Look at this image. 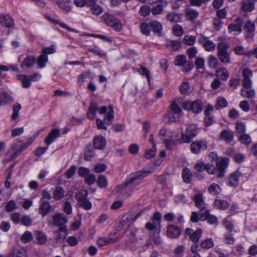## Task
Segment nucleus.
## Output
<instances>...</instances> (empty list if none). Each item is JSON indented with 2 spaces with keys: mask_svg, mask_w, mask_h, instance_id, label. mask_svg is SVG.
<instances>
[{
  "mask_svg": "<svg viewBox=\"0 0 257 257\" xmlns=\"http://www.w3.org/2000/svg\"><path fill=\"white\" fill-rule=\"evenodd\" d=\"M168 21L172 23H177L181 21V15L176 13H169L166 16Z\"/></svg>",
  "mask_w": 257,
  "mask_h": 257,
  "instance_id": "7c9ffc66",
  "label": "nucleus"
},
{
  "mask_svg": "<svg viewBox=\"0 0 257 257\" xmlns=\"http://www.w3.org/2000/svg\"><path fill=\"white\" fill-rule=\"evenodd\" d=\"M243 79L242 80L243 86H251L252 82L250 78L252 76V71L248 68H245L242 72Z\"/></svg>",
  "mask_w": 257,
  "mask_h": 257,
  "instance_id": "f3484780",
  "label": "nucleus"
},
{
  "mask_svg": "<svg viewBox=\"0 0 257 257\" xmlns=\"http://www.w3.org/2000/svg\"><path fill=\"white\" fill-rule=\"evenodd\" d=\"M182 233L181 228L174 224L168 225L166 231L167 237L172 239L178 238Z\"/></svg>",
  "mask_w": 257,
  "mask_h": 257,
  "instance_id": "423d86ee",
  "label": "nucleus"
},
{
  "mask_svg": "<svg viewBox=\"0 0 257 257\" xmlns=\"http://www.w3.org/2000/svg\"><path fill=\"white\" fill-rule=\"evenodd\" d=\"M190 89L189 83L187 82H183L180 86V91L182 94H186Z\"/></svg>",
  "mask_w": 257,
  "mask_h": 257,
  "instance_id": "0e129e2a",
  "label": "nucleus"
},
{
  "mask_svg": "<svg viewBox=\"0 0 257 257\" xmlns=\"http://www.w3.org/2000/svg\"><path fill=\"white\" fill-rule=\"evenodd\" d=\"M202 232V231L200 228H198L195 231L190 228H186L185 232L186 235L189 237L190 240L195 243L199 240L201 236Z\"/></svg>",
  "mask_w": 257,
  "mask_h": 257,
  "instance_id": "6e6552de",
  "label": "nucleus"
},
{
  "mask_svg": "<svg viewBox=\"0 0 257 257\" xmlns=\"http://www.w3.org/2000/svg\"><path fill=\"white\" fill-rule=\"evenodd\" d=\"M36 63V59L33 56H29L27 57L22 64V67L29 68L32 67Z\"/></svg>",
  "mask_w": 257,
  "mask_h": 257,
  "instance_id": "c85d7f7f",
  "label": "nucleus"
},
{
  "mask_svg": "<svg viewBox=\"0 0 257 257\" xmlns=\"http://www.w3.org/2000/svg\"><path fill=\"white\" fill-rule=\"evenodd\" d=\"M198 41L207 51H213L216 47L215 43L204 36H202L198 40Z\"/></svg>",
  "mask_w": 257,
  "mask_h": 257,
  "instance_id": "1a4fd4ad",
  "label": "nucleus"
},
{
  "mask_svg": "<svg viewBox=\"0 0 257 257\" xmlns=\"http://www.w3.org/2000/svg\"><path fill=\"white\" fill-rule=\"evenodd\" d=\"M90 6L91 8L90 10L92 14L98 16L102 13L103 9L98 5H96V3L91 5Z\"/></svg>",
  "mask_w": 257,
  "mask_h": 257,
  "instance_id": "a18cd8bd",
  "label": "nucleus"
},
{
  "mask_svg": "<svg viewBox=\"0 0 257 257\" xmlns=\"http://www.w3.org/2000/svg\"><path fill=\"white\" fill-rule=\"evenodd\" d=\"M222 40L221 37L218 38V41H221L217 45V58L221 62L229 64L231 61L230 53L228 51L230 45L228 42Z\"/></svg>",
  "mask_w": 257,
  "mask_h": 257,
  "instance_id": "f03ea898",
  "label": "nucleus"
},
{
  "mask_svg": "<svg viewBox=\"0 0 257 257\" xmlns=\"http://www.w3.org/2000/svg\"><path fill=\"white\" fill-rule=\"evenodd\" d=\"M151 12L150 8L147 5L142 6L139 11V13L143 17L148 16Z\"/></svg>",
  "mask_w": 257,
  "mask_h": 257,
  "instance_id": "680f3d73",
  "label": "nucleus"
},
{
  "mask_svg": "<svg viewBox=\"0 0 257 257\" xmlns=\"http://www.w3.org/2000/svg\"><path fill=\"white\" fill-rule=\"evenodd\" d=\"M33 239L32 233L29 231H26L21 237V240L24 243H27L31 241Z\"/></svg>",
  "mask_w": 257,
  "mask_h": 257,
  "instance_id": "bf43d9fd",
  "label": "nucleus"
},
{
  "mask_svg": "<svg viewBox=\"0 0 257 257\" xmlns=\"http://www.w3.org/2000/svg\"><path fill=\"white\" fill-rule=\"evenodd\" d=\"M227 101L222 97H219L217 99L215 108L219 109L220 108L226 107L227 105Z\"/></svg>",
  "mask_w": 257,
  "mask_h": 257,
  "instance_id": "4d7b16f0",
  "label": "nucleus"
},
{
  "mask_svg": "<svg viewBox=\"0 0 257 257\" xmlns=\"http://www.w3.org/2000/svg\"><path fill=\"white\" fill-rule=\"evenodd\" d=\"M241 174L238 171L232 173L227 179V184L232 187H235L238 184L239 178Z\"/></svg>",
  "mask_w": 257,
  "mask_h": 257,
  "instance_id": "dca6fc26",
  "label": "nucleus"
},
{
  "mask_svg": "<svg viewBox=\"0 0 257 257\" xmlns=\"http://www.w3.org/2000/svg\"><path fill=\"white\" fill-rule=\"evenodd\" d=\"M184 109L190 110L195 113H199L203 109V104L200 100L194 101H185L183 103Z\"/></svg>",
  "mask_w": 257,
  "mask_h": 257,
  "instance_id": "39448f33",
  "label": "nucleus"
},
{
  "mask_svg": "<svg viewBox=\"0 0 257 257\" xmlns=\"http://www.w3.org/2000/svg\"><path fill=\"white\" fill-rule=\"evenodd\" d=\"M235 24H231L228 27L229 32H237L240 33L242 31V26L243 24V20L241 18H237L235 20Z\"/></svg>",
  "mask_w": 257,
  "mask_h": 257,
  "instance_id": "9d476101",
  "label": "nucleus"
},
{
  "mask_svg": "<svg viewBox=\"0 0 257 257\" xmlns=\"http://www.w3.org/2000/svg\"><path fill=\"white\" fill-rule=\"evenodd\" d=\"M240 94L243 97L252 98L255 95V91L251 88V86H245L241 89Z\"/></svg>",
  "mask_w": 257,
  "mask_h": 257,
  "instance_id": "6ab92c4d",
  "label": "nucleus"
},
{
  "mask_svg": "<svg viewBox=\"0 0 257 257\" xmlns=\"http://www.w3.org/2000/svg\"><path fill=\"white\" fill-rule=\"evenodd\" d=\"M156 153V145H154L151 149L146 151L145 154V157L146 159H150L155 155Z\"/></svg>",
  "mask_w": 257,
  "mask_h": 257,
  "instance_id": "13d9d810",
  "label": "nucleus"
},
{
  "mask_svg": "<svg viewBox=\"0 0 257 257\" xmlns=\"http://www.w3.org/2000/svg\"><path fill=\"white\" fill-rule=\"evenodd\" d=\"M213 25L214 28L216 30L219 31L220 30L221 28L222 27V26L223 25V22L221 20V19L216 17V18H214L213 19Z\"/></svg>",
  "mask_w": 257,
  "mask_h": 257,
  "instance_id": "338daca9",
  "label": "nucleus"
},
{
  "mask_svg": "<svg viewBox=\"0 0 257 257\" xmlns=\"http://www.w3.org/2000/svg\"><path fill=\"white\" fill-rule=\"evenodd\" d=\"M218 61L213 55H210L208 58V63L209 67L211 69H215L218 65Z\"/></svg>",
  "mask_w": 257,
  "mask_h": 257,
  "instance_id": "3c124183",
  "label": "nucleus"
},
{
  "mask_svg": "<svg viewBox=\"0 0 257 257\" xmlns=\"http://www.w3.org/2000/svg\"><path fill=\"white\" fill-rule=\"evenodd\" d=\"M193 199L195 203V206L199 208L205 206L202 194L200 193H197L194 197Z\"/></svg>",
  "mask_w": 257,
  "mask_h": 257,
  "instance_id": "72a5a7b5",
  "label": "nucleus"
},
{
  "mask_svg": "<svg viewBox=\"0 0 257 257\" xmlns=\"http://www.w3.org/2000/svg\"><path fill=\"white\" fill-rule=\"evenodd\" d=\"M199 16V12L190 8H187L185 10V17L187 20L193 21Z\"/></svg>",
  "mask_w": 257,
  "mask_h": 257,
  "instance_id": "a211bd4d",
  "label": "nucleus"
},
{
  "mask_svg": "<svg viewBox=\"0 0 257 257\" xmlns=\"http://www.w3.org/2000/svg\"><path fill=\"white\" fill-rule=\"evenodd\" d=\"M228 164V158H224L216 163V168L218 170V172H221L222 174V177L224 175V170L227 168Z\"/></svg>",
  "mask_w": 257,
  "mask_h": 257,
  "instance_id": "412c9836",
  "label": "nucleus"
},
{
  "mask_svg": "<svg viewBox=\"0 0 257 257\" xmlns=\"http://www.w3.org/2000/svg\"><path fill=\"white\" fill-rule=\"evenodd\" d=\"M172 31L173 34L177 36L182 35L184 33L183 28L177 24L175 25L172 28Z\"/></svg>",
  "mask_w": 257,
  "mask_h": 257,
  "instance_id": "052dcab7",
  "label": "nucleus"
},
{
  "mask_svg": "<svg viewBox=\"0 0 257 257\" xmlns=\"http://www.w3.org/2000/svg\"><path fill=\"white\" fill-rule=\"evenodd\" d=\"M150 26L155 33H159L162 29L161 24L158 21H151L150 22Z\"/></svg>",
  "mask_w": 257,
  "mask_h": 257,
  "instance_id": "c03bdc74",
  "label": "nucleus"
},
{
  "mask_svg": "<svg viewBox=\"0 0 257 257\" xmlns=\"http://www.w3.org/2000/svg\"><path fill=\"white\" fill-rule=\"evenodd\" d=\"M186 57L184 55H179L176 56L174 64L176 66H184L186 64Z\"/></svg>",
  "mask_w": 257,
  "mask_h": 257,
  "instance_id": "f704fd0d",
  "label": "nucleus"
},
{
  "mask_svg": "<svg viewBox=\"0 0 257 257\" xmlns=\"http://www.w3.org/2000/svg\"><path fill=\"white\" fill-rule=\"evenodd\" d=\"M170 109L171 111L173 113L180 114L182 112V110L181 108L180 107L179 104L177 103L176 100H174L171 104L170 106Z\"/></svg>",
  "mask_w": 257,
  "mask_h": 257,
  "instance_id": "5fc2aeb1",
  "label": "nucleus"
},
{
  "mask_svg": "<svg viewBox=\"0 0 257 257\" xmlns=\"http://www.w3.org/2000/svg\"><path fill=\"white\" fill-rule=\"evenodd\" d=\"M93 144L95 149L102 150L106 146L105 139L102 136H96L93 140Z\"/></svg>",
  "mask_w": 257,
  "mask_h": 257,
  "instance_id": "aec40b11",
  "label": "nucleus"
},
{
  "mask_svg": "<svg viewBox=\"0 0 257 257\" xmlns=\"http://www.w3.org/2000/svg\"><path fill=\"white\" fill-rule=\"evenodd\" d=\"M97 111V106L92 105L88 108L87 113V117L91 120L93 119L95 117Z\"/></svg>",
  "mask_w": 257,
  "mask_h": 257,
  "instance_id": "8fccbe9b",
  "label": "nucleus"
},
{
  "mask_svg": "<svg viewBox=\"0 0 257 257\" xmlns=\"http://www.w3.org/2000/svg\"><path fill=\"white\" fill-rule=\"evenodd\" d=\"M234 135L233 132L230 130L222 131L219 136V140L225 142L227 144L230 143L233 140Z\"/></svg>",
  "mask_w": 257,
  "mask_h": 257,
  "instance_id": "9b49d317",
  "label": "nucleus"
},
{
  "mask_svg": "<svg viewBox=\"0 0 257 257\" xmlns=\"http://www.w3.org/2000/svg\"><path fill=\"white\" fill-rule=\"evenodd\" d=\"M205 170L207 171V172L210 174L216 175L217 178L222 177V173L218 172V170L213 165L206 164Z\"/></svg>",
  "mask_w": 257,
  "mask_h": 257,
  "instance_id": "393cba45",
  "label": "nucleus"
},
{
  "mask_svg": "<svg viewBox=\"0 0 257 257\" xmlns=\"http://www.w3.org/2000/svg\"><path fill=\"white\" fill-rule=\"evenodd\" d=\"M52 210V206L48 202L43 201L41 203L39 208V212L42 216H44Z\"/></svg>",
  "mask_w": 257,
  "mask_h": 257,
  "instance_id": "4be33fe9",
  "label": "nucleus"
},
{
  "mask_svg": "<svg viewBox=\"0 0 257 257\" xmlns=\"http://www.w3.org/2000/svg\"><path fill=\"white\" fill-rule=\"evenodd\" d=\"M35 235L38 244H45L47 242V236L42 231L37 230Z\"/></svg>",
  "mask_w": 257,
  "mask_h": 257,
  "instance_id": "bb28decb",
  "label": "nucleus"
},
{
  "mask_svg": "<svg viewBox=\"0 0 257 257\" xmlns=\"http://www.w3.org/2000/svg\"><path fill=\"white\" fill-rule=\"evenodd\" d=\"M4 20L5 26L7 28H11L14 26L15 23L14 20L9 16L1 15V20ZM2 23V21H1Z\"/></svg>",
  "mask_w": 257,
  "mask_h": 257,
  "instance_id": "e433bc0d",
  "label": "nucleus"
},
{
  "mask_svg": "<svg viewBox=\"0 0 257 257\" xmlns=\"http://www.w3.org/2000/svg\"><path fill=\"white\" fill-rule=\"evenodd\" d=\"M163 1L164 0H158V4L151 9V11L154 15H159L163 12Z\"/></svg>",
  "mask_w": 257,
  "mask_h": 257,
  "instance_id": "c9c22d12",
  "label": "nucleus"
},
{
  "mask_svg": "<svg viewBox=\"0 0 257 257\" xmlns=\"http://www.w3.org/2000/svg\"><path fill=\"white\" fill-rule=\"evenodd\" d=\"M94 155V149L91 145L87 146L85 153L84 159L87 161H90Z\"/></svg>",
  "mask_w": 257,
  "mask_h": 257,
  "instance_id": "58836bf2",
  "label": "nucleus"
},
{
  "mask_svg": "<svg viewBox=\"0 0 257 257\" xmlns=\"http://www.w3.org/2000/svg\"><path fill=\"white\" fill-rule=\"evenodd\" d=\"M216 76L221 80H226L229 76L228 70L224 67L219 68L215 71Z\"/></svg>",
  "mask_w": 257,
  "mask_h": 257,
  "instance_id": "5701e85b",
  "label": "nucleus"
},
{
  "mask_svg": "<svg viewBox=\"0 0 257 257\" xmlns=\"http://www.w3.org/2000/svg\"><path fill=\"white\" fill-rule=\"evenodd\" d=\"M254 9V5L252 2L248 1L242 2L240 10L245 12H249L253 11Z\"/></svg>",
  "mask_w": 257,
  "mask_h": 257,
  "instance_id": "c756f323",
  "label": "nucleus"
},
{
  "mask_svg": "<svg viewBox=\"0 0 257 257\" xmlns=\"http://www.w3.org/2000/svg\"><path fill=\"white\" fill-rule=\"evenodd\" d=\"M244 30L247 33V37H251V34L255 30V25L253 23L248 21L246 22Z\"/></svg>",
  "mask_w": 257,
  "mask_h": 257,
  "instance_id": "2f4dec72",
  "label": "nucleus"
},
{
  "mask_svg": "<svg viewBox=\"0 0 257 257\" xmlns=\"http://www.w3.org/2000/svg\"><path fill=\"white\" fill-rule=\"evenodd\" d=\"M208 191L211 194L216 195L220 192L221 188L218 184L212 183L208 187Z\"/></svg>",
  "mask_w": 257,
  "mask_h": 257,
  "instance_id": "49530a36",
  "label": "nucleus"
},
{
  "mask_svg": "<svg viewBox=\"0 0 257 257\" xmlns=\"http://www.w3.org/2000/svg\"><path fill=\"white\" fill-rule=\"evenodd\" d=\"M53 224L61 226L68 222V217L62 213H57L53 216Z\"/></svg>",
  "mask_w": 257,
  "mask_h": 257,
  "instance_id": "ddd939ff",
  "label": "nucleus"
},
{
  "mask_svg": "<svg viewBox=\"0 0 257 257\" xmlns=\"http://www.w3.org/2000/svg\"><path fill=\"white\" fill-rule=\"evenodd\" d=\"M167 47H171L172 51H177L181 47V44L178 41H170L167 43Z\"/></svg>",
  "mask_w": 257,
  "mask_h": 257,
  "instance_id": "603ef678",
  "label": "nucleus"
},
{
  "mask_svg": "<svg viewBox=\"0 0 257 257\" xmlns=\"http://www.w3.org/2000/svg\"><path fill=\"white\" fill-rule=\"evenodd\" d=\"M116 234V233H110L108 237H99L97 241V245L99 246H103L109 244L114 243L116 241V238L112 237L113 235Z\"/></svg>",
  "mask_w": 257,
  "mask_h": 257,
  "instance_id": "2eb2a0df",
  "label": "nucleus"
},
{
  "mask_svg": "<svg viewBox=\"0 0 257 257\" xmlns=\"http://www.w3.org/2000/svg\"><path fill=\"white\" fill-rule=\"evenodd\" d=\"M102 19L106 25L112 28L115 31H120L121 30L122 25L120 21L112 15L108 13H104L102 17Z\"/></svg>",
  "mask_w": 257,
  "mask_h": 257,
  "instance_id": "7ed1b4c3",
  "label": "nucleus"
},
{
  "mask_svg": "<svg viewBox=\"0 0 257 257\" xmlns=\"http://www.w3.org/2000/svg\"><path fill=\"white\" fill-rule=\"evenodd\" d=\"M150 23L149 24L143 23L140 25L141 32L145 35L148 36L150 33Z\"/></svg>",
  "mask_w": 257,
  "mask_h": 257,
  "instance_id": "6e6d98bb",
  "label": "nucleus"
},
{
  "mask_svg": "<svg viewBox=\"0 0 257 257\" xmlns=\"http://www.w3.org/2000/svg\"><path fill=\"white\" fill-rule=\"evenodd\" d=\"M54 239L57 243H61L67 234V230L64 227H60L57 230L54 232Z\"/></svg>",
  "mask_w": 257,
  "mask_h": 257,
  "instance_id": "f8f14e48",
  "label": "nucleus"
},
{
  "mask_svg": "<svg viewBox=\"0 0 257 257\" xmlns=\"http://www.w3.org/2000/svg\"><path fill=\"white\" fill-rule=\"evenodd\" d=\"M214 204L216 207L221 210H225L228 206V203L224 200L216 199L214 202Z\"/></svg>",
  "mask_w": 257,
  "mask_h": 257,
  "instance_id": "4c0bfd02",
  "label": "nucleus"
},
{
  "mask_svg": "<svg viewBox=\"0 0 257 257\" xmlns=\"http://www.w3.org/2000/svg\"><path fill=\"white\" fill-rule=\"evenodd\" d=\"M97 184L101 188H105L108 185V181L105 176L101 175H99L97 180Z\"/></svg>",
  "mask_w": 257,
  "mask_h": 257,
  "instance_id": "ea45409f",
  "label": "nucleus"
},
{
  "mask_svg": "<svg viewBox=\"0 0 257 257\" xmlns=\"http://www.w3.org/2000/svg\"><path fill=\"white\" fill-rule=\"evenodd\" d=\"M65 193L63 189L60 186H58L53 192V197L56 200H59L64 197Z\"/></svg>",
  "mask_w": 257,
  "mask_h": 257,
  "instance_id": "cd10ccee",
  "label": "nucleus"
},
{
  "mask_svg": "<svg viewBox=\"0 0 257 257\" xmlns=\"http://www.w3.org/2000/svg\"><path fill=\"white\" fill-rule=\"evenodd\" d=\"M238 141L240 143L247 145L250 144L251 139L249 135L243 134L239 137L238 138Z\"/></svg>",
  "mask_w": 257,
  "mask_h": 257,
  "instance_id": "864d4df0",
  "label": "nucleus"
},
{
  "mask_svg": "<svg viewBox=\"0 0 257 257\" xmlns=\"http://www.w3.org/2000/svg\"><path fill=\"white\" fill-rule=\"evenodd\" d=\"M13 101V98L9 94L6 92L0 93V106L12 103Z\"/></svg>",
  "mask_w": 257,
  "mask_h": 257,
  "instance_id": "a878e982",
  "label": "nucleus"
},
{
  "mask_svg": "<svg viewBox=\"0 0 257 257\" xmlns=\"http://www.w3.org/2000/svg\"><path fill=\"white\" fill-rule=\"evenodd\" d=\"M207 148L206 142L203 141H195L191 143L190 150L194 154H198L202 150Z\"/></svg>",
  "mask_w": 257,
  "mask_h": 257,
  "instance_id": "0eeeda50",
  "label": "nucleus"
},
{
  "mask_svg": "<svg viewBox=\"0 0 257 257\" xmlns=\"http://www.w3.org/2000/svg\"><path fill=\"white\" fill-rule=\"evenodd\" d=\"M198 127L196 124L191 123L187 125L185 133L181 135V139L184 143H190L191 140L198 134Z\"/></svg>",
  "mask_w": 257,
  "mask_h": 257,
  "instance_id": "20e7f679",
  "label": "nucleus"
},
{
  "mask_svg": "<svg viewBox=\"0 0 257 257\" xmlns=\"http://www.w3.org/2000/svg\"><path fill=\"white\" fill-rule=\"evenodd\" d=\"M78 204L80 207L86 210H89L92 208V204L87 197L78 202Z\"/></svg>",
  "mask_w": 257,
  "mask_h": 257,
  "instance_id": "a19ab883",
  "label": "nucleus"
},
{
  "mask_svg": "<svg viewBox=\"0 0 257 257\" xmlns=\"http://www.w3.org/2000/svg\"><path fill=\"white\" fill-rule=\"evenodd\" d=\"M60 132L59 130L55 128L52 130L45 138V143L49 145L53 143L55 140L60 137Z\"/></svg>",
  "mask_w": 257,
  "mask_h": 257,
  "instance_id": "4468645a",
  "label": "nucleus"
},
{
  "mask_svg": "<svg viewBox=\"0 0 257 257\" xmlns=\"http://www.w3.org/2000/svg\"><path fill=\"white\" fill-rule=\"evenodd\" d=\"M21 142L19 141L16 143H13L11 146L10 150H8L6 153L7 155L12 153V155L11 156V159L13 160L15 159L17 156H15V153H17L18 150L19 149H21V147H20V144Z\"/></svg>",
  "mask_w": 257,
  "mask_h": 257,
  "instance_id": "b1692460",
  "label": "nucleus"
},
{
  "mask_svg": "<svg viewBox=\"0 0 257 257\" xmlns=\"http://www.w3.org/2000/svg\"><path fill=\"white\" fill-rule=\"evenodd\" d=\"M48 61V56L45 54H41L38 59L37 64L39 68H42L45 66Z\"/></svg>",
  "mask_w": 257,
  "mask_h": 257,
  "instance_id": "de8ad7c7",
  "label": "nucleus"
},
{
  "mask_svg": "<svg viewBox=\"0 0 257 257\" xmlns=\"http://www.w3.org/2000/svg\"><path fill=\"white\" fill-rule=\"evenodd\" d=\"M149 173L148 171H140L132 173L125 183V191L129 195L132 194L137 186L142 182L143 179Z\"/></svg>",
  "mask_w": 257,
  "mask_h": 257,
  "instance_id": "f257e3e1",
  "label": "nucleus"
},
{
  "mask_svg": "<svg viewBox=\"0 0 257 257\" xmlns=\"http://www.w3.org/2000/svg\"><path fill=\"white\" fill-rule=\"evenodd\" d=\"M69 2H67L66 0H63L59 3L58 5L61 9L69 12L71 10V7L69 5Z\"/></svg>",
  "mask_w": 257,
  "mask_h": 257,
  "instance_id": "69168bd1",
  "label": "nucleus"
},
{
  "mask_svg": "<svg viewBox=\"0 0 257 257\" xmlns=\"http://www.w3.org/2000/svg\"><path fill=\"white\" fill-rule=\"evenodd\" d=\"M182 177L184 181L188 183L191 181V178L192 177L191 171L187 168L183 169L182 172Z\"/></svg>",
  "mask_w": 257,
  "mask_h": 257,
  "instance_id": "09e8293b",
  "label": "nucleus"
},
{
  "mask_svg": "<svg viewBox=\"0 0 257 257\" xmlns=\"http://www.w3.org/2000/svg\"><path fill=\"white\" fill-rule=\"evenodd\" d=\"M199 208V215L200 216V218L202 220H205L206 217H207V216H208L210 214L209 210L207 209L205 206Z\"/></svg>",
  "mask_w": 257,
  "mask_h": 257,
  "instance_id": "e2e57ef3",
  "label": "nucleus"
},
{
  "mask_svg": "<svg viewBox=\"0 0 257 257\" xmlns=\"http://www.w3.org/2000/svg\"><path fill=\"white\" fill-rule=\"evenodd\" d=\"M88 195L87 191L85 190H80L78 191L75 195V197L78 202L87 198Z\"/></svg>",
  "mask_w": 257,
  "mask_h": 257,
  "instance_id": "79ce46f5",
  "label": "nucleus"
},
{
  "mask_svg": "<svg viewBox=\"0 0 257 257\" xmlns=\"http://www.w3.org/2000/svg\"><path fill=\"white\" fill-rule=\"evenodd\" d=\"M214 245V243L211 238H207L203 240L200 243V246L202 248L204 249H208L212 247Z\"/></svg>",
  "mask_w": 257,
  "mask_h": 257,
  "instance_id": "37998d69",
  "label": "nucleus"
},
{
  "mask_svg": "<svg viewBox=\"0 0 257 257\" xmlns=\"http://www.w3.org/2000/svg\"><path fill=\"white\" fill-rule=\"evenodd\" d=\"M184 43L186 45L192 46L195 41V37L193 36H185L184 38Z\"/></svg>",
  "mask_w": 257,
  "mask_h": 257,
  "instance_id": "774afa93",
  "label": "nucleus"
},
{
  "mask_svg": "<svg viewBox=\"0 0 257 257\" xmlns=\"http://www.w3.org/2000/svg\"><path fill=\"white\" fill-rule=\"evenodd\" d=\"M114 120V111L111 107H109V110L106 113L104 117V121L107 125H110Z\"/></svg>",
  "mask_w": 257,
  "mask_h": 257,
  "instance_id": "473e14b6",
  "label": "nucleus"
}]
</instances>
